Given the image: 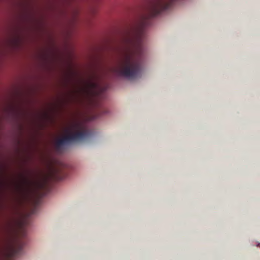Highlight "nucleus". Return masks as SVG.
I'll use <instances>...</instances> for the list:
<instances>
[{"mask_svg":"<svg viewBox=\"0 0 260 260\" xmlns=\"http://www.w3.org/2000/svg\"><path fill=\"white\" fill-rule=\"evenodd\" d=\"M44 185V184L43 183H40L39 184V187H40V188L43 187Z\"/></svg>","mask_w":260,"mask_h":260,"instance_id":"6","label":"nucleus"},{"mask_svg":"<svg viewBox=\"0 0 260 260\" xmlns=\"http://www.w3.org/2000/svg\"><path fill=\"white\" fill-rule=\"evenodd\" d=\"M144 38L142 28L136 30L133 34L126 37L125 46L122 51L117 67L114 69L116 75L129 80L141 76Z\"/></svg>","mask_w":260,"mask_h":260,"instance_id":"1","label":"nucleus"},{"mask_svg":"<svg viewBox=\"0 0 260 260\" xmlns=\"http://www.w3.org/2000/svg\"><path fill=\"white\" fill-rule=\"evenodd\" d=\"M87 86L89 89H94L96 88L98 85L95 82L91 81H88L86 83Z\"/></svg>","mask_w":260,"mask_h":260,"instance_id":"5","label":"nucleus"},{"mask_svg":"<svg viewBox=\"0 0 260 260\" xmlns=\"http://www.w3.org/2000/svg\"><path fill=\"white\" fill-rule=\"evenodd\" d=\"M73 129L76 132H69L67 136L56 141V146L58 149L63 145L84 141L90 136V134L87 131L82 129V127L78 124H75Z\"/></svg>","mask_w":260,"mask_h":260,"instance_id":"2","label":"nucleus"},{"mask_svg":"<svg viewBox=\"0 0 260 260\" xmlns=\"http://www.w3.org/2000/svg\"><path fill=\"white\" fill-rule=\"evenodd\" d=\"M177 0H152L148 6L150 16L155 17L162 11L169 9Z\"/></svg>","mask_w":260,"mask_h":260,"instance_id":"3","label":"nucleus"},{"mask_svg":"<svg viewBox=\"0 0 260 260\" xmlns=\"http://www.w3.org/2000/svg\"><path fill=\"white\" fill-rule=\"evenodd\" d=\"M22 249V245H18L16 247H13L11 250L12 256L15 257L19 255L21 252Z\"/></svg>","mask_w":260,"mask_h":260,"instance_id":"4","label":"nucleus"}]
</instances>
